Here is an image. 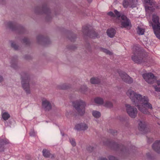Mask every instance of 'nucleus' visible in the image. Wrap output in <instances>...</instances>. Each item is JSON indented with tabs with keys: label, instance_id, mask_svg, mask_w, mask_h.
Masks as SVG:
<instances>
[{
	"label": "nucleus",
	"instance_id": "obj_54",
	"mask_svg": "<svg viewBox=\"0 0 160 160\" xmlns=\"http://www.w3.org/2000/svg\"><path fill=\"white\" fill-rule=\"evenodd\" d=\"M150 0H144V2L146 3H148L149 1H150Z\"/></svg>",
	"mask_w": 160,
	"mask_h": 160
},
{
	"label": "nucleus",
	"instance_id": "obj_7",
	"mask_svg": "<svg viewBox=\"0 0 160 160\" xmlns=\"http://www.w3.org/2000/svg\"><path fill=\"white\" fill-rule=\"evenodd\" d=\"M86 105L85 102L82 100L77 101L73 103L74 107L80 116H83L84 114Z\"/></svg>",
	"mask_w": 160,
	"mask_h": 160
},
{
	"label": "nucleus",
	"instance_id": "obj_3",
	"mask_svg": "<svg viewBox=\"0 0 160 160\" xmlns=\"http://www.w3.org/2000/svg\"><path fill=\"white\" fill-rule=\"evenodd\" d=\"M33 11L36 14L38 15L45 14L46 15V20L48 22L50 21L52 19L50 11L46 4H43L41 8L39 6L35 7Z\"/></svg>",
	"mask_w": 160,
	"mask_h": 160
},
{
	"label": "nucleus",
	"instance_id": "obj_51",
	"mask_svg": "<svg viewBox=\"0 0 160 160\" xmlns=\"http://www.w3.org/2000/svg\"><path fill=\"white\" fill-rule=\"evenodd\" d=\"M3 80L2 77L0 75V82H2Z\"/></svg>",
	"mask_w": 160,
	"mask_h": 160
},
{
	"label": "nucleus",
	"instance_id": "obj_37",
	"mask_svg": "<svg viewBox=\"0 0 160 160\" xmlns=\"http://www.w3.org/2000/svg\"><path fill=\"white\" fill-rule=\"evenodd\" d=\"M104 106L108 108H112L113 107L112 103L109 101H107L104 104Z\"/></svg>",
	"mask_w": 160,
	"mask_h": 160
},
{
	"label": "nucleus",
	"instance_id": "obj_48",
	"mask_svg": "<svg viewBox=\"0 0 160 160\" xmlns=\"http://www.w3.org/2000/svg\"><path fill=\"white\" fill-rule=\"evenodd\" d=\"M109 160H118L115 157L113 156H111L108 157Z\"/></svg>",
	"mask_w": 160,
	"mask_h": 160
},
{
	"label": "nucleus",
	"instance_id": "obj_27",
	"mask_svg": "<svg viewBox=\"0 0 160 160\" xmlns=\"http://www.w3.org/2000/svg\"><path fill=\"white\" fill-rule=\"evenodd\" d=\"M99 49L100 51L102 52L107 55H111L113 54L112 52L105 48L100 47L99 48Z\"/></svg>",
	"mask_w": 160,
	"mask_h": 160
},
{
	"label": "nucleus",
	"instance_id": "obj_22",
	"mask_svg": "<svg viewBox=\"0 0 160 160\" xmlns=\"http://www.w3.org/2000/svg\"><path fill=\"white\" fill-rule=\"evenodd\" d=\"M43 155L46 158H50L52 159L54 158L55 156L54 155L50 153L49 151L46 149H44L42 151Z\"/></svg>",
	"mask_w": 160,
	"mask_h": 160
},
{
	"label": "nucleus",
	"instance_id": "obj_56",
	"mask_svg": "<svg viewBox=\"0 0 160 160\" xmlns=\"http://www.w3.org/2000/svg\"><path fill=\"white\" fill-rule=\"evenodd\" d=\"M88 1L89 2H91L92 0H88Z\"/></svg>",
	"mask_w": 160,
	"mask_h": 160
},
{
	"label": "nucleus",
	"instance_id": "obj_28",
	"mask_svg": "<svg viewBox=\"0 0 160 160\" xmlns=\"http://www.w3.org/2000/svg\"><path fill=\"white\" fill-rule=\"evenodd\" d=\"M99 49L100 51L102 52L107 55H111L113 54L112 52L105 48L100 47L99 48Z\"/></svg>",
	"mask_w": 160,
	"mask_h": 160
},
{
	"label": "nucleus",
	"instance_id": "obj_53",
	"mask_svg": "<svg viewBox=\"0 0 160 160\" xmlns=\"http://www.w3.org/2000/svg\"><path fill=\"white\" fill-rule=\"evenodd\" d=\"M147 155L148 158H151V155H150V153H147Z\"/></svg>",
	"mask_w": 160,
	"mask_h": 160
},
{
	"label": "nucleus",
	"instance_id": "obj_38",
	"mask_svg": "<svg viewBox=\"0 0 160 160\" xmlns=\"http://www.w3.org/2000/svg\"><path fill=\"white\" fill-rule=\"evenodd\" d=\"M21 42L26 45H28L30 43L29 39L26 37H24L23 39H22Z\"/></svg>",
	"mask_w": 160,
	"mask_h": 160
},
{
	"label": "nucleus",
	"instance_id": "obj_17",
	"mask_svg": "<svg viewBox=\"0 0 160 160\" xmlns=\"http://www.w3.org/2000/svg\"><path fill=\"white\" fill-rule=\"evenodd\" d=\"M42 108L46 111H48L52 109V105L50 102L47 100L42 101Z\"/></svg>",
	"mask_w": 160,
	"mask_h": 160
},
{
	"label": "nucleus",
	"instance_id": "obj_6",
	"mask_svg": "<svg viewBox=\"0 0 160 160\" xmlns=\"http://www.w3.org/2000/svg\"><path fill=\"white\" fill-rule=\"evenodd\" d=\"M114 12L117 16V19L119 20L120 22H121V28H126L128 26L131 27L132 25L130 20L126 16L120 13L116 10L114 11Z\"/></svg>",
	"mask_w": 160,
	"mask_h": 160
},
{
	"label": "nucleus",
	"instance_id": "obj_9",
	"mask_svg": "<svg viewBox=\"0 0 160 160\" xmlns=\"http://www.w3.org/2000/svg\"><path fill=\"white\" fill-rule=\"evenodd\" d=\"M82 32L83 34L92 38H98L99 34L93 29L89 28L87 26H83L82 28Z\"/></svg>",
	"mask_w": 160,
	"mask_h": 160
},
{
	"label": "nucleus",
	"instance_id": "obj_23",
	"mask_svg": "<svg viewBox=\"0 0 160 160\" xmlns=\"http://www.w3.org/2000/svg\"><path fill=\"white\" fill-rule=\"evenodd\" d=\"M9 143L8 141L6 139L0 138V152L4 151V145Z\"/></svg>",
	"mask_w": 160,
	"mask_h": 160
},
{
	"label": "nucleus",
	"instance_id": "obj_4",
	"mask_svg": "<svg viewBox=\"0 0 160 160\" xmlns=\"http://www.w3.org/2000/svg\"><path fill=\"white\" fill-rule=\"evenodd\" d=\"M133 55L132 57V59L134 62L140 63L146 62L145 55L139 50L138 48H133Z\"/></svg>",
	"mask_w": 160,
	"mask_h": 160
},
{
	"label": "nucleus",
	"instance_id": "obj_49",
	"mask_svg": "<svg viewBox=\"0 0 160 160\" xmlns=\"http://www.w3.org/2000/svg\"><path fill=\"white\" fill-rule=\"evenodd\" d=\"M153 87L155 89L156 91L160 92V87L158 88L156 85L154 86Z\"/></svg>",
	"mask_w": 160,
	"mask_h": 160
},
{
	"label": "nucleus",
	"instance_id": "obj_39",
	"mask_svg": "<svg viewBox=\"0 0 160 160\" xmlns=\"http://www.w3.org/2000/svg\"><path fill=\"white\" fill-rule=\"evenodd\" d=\"M87 88L86 86H82L81 87L80 91L84 93L87 90Z\"/></svg>",
	"mask_w": 160,
	"mask_h": 160
},
{
	"label": "nucleus",
	"instance_id": "obj_8",
	"mask_svg": "<svg viewBox=\"0 0 160 160\" xmlns=\"http://www.w3.org/2000/svg\"><path fill=\"white\" fill-rule=\"evenodd\" d=\"M7 27L9 28L12 31H15L19 34H23L26 32V30L22 26H17L14 22H9L6 24Z\"/></svg>",
	"mask_w": 160,
	"mask_h": 160
},
{
	"label": "nucleus",
	"instance_id": "obj_32",
	"mask_svg": "<svg viewBox=\"0 0 160 160\" xmlns=\"http://www.w3.org/2000/svg\"><path fill=\"white\" fill-rule=\"evenodd\" d=\"M76 38V35L72 33H70L68 36L69 39L72 42H74Z\"/></svg>",
	"mask_w": 160,
	"mask_h": 160
},
{
	"label": "nucleus",
	"instance_id": "obj_45",
	"mask_svg": "<svg viewBox=\"0 0 160 160\" xmlns=\"http://www.w3.org/2000/svg\"><path fill=\"white\" fill-rule=\"evenodd\" d=\"M108 14L112 17H115L116 16L117 17V16L116 15V14H114V13L112 12H109L108 13Z\"/></svg>",
	"mask_w": 160,
	"mask_h": 160
},
{
	"label": "nucleus",
	"instance_id": "obj_50",
	"mask_svg": "<svg viewBox=\"0 0 160 160\" xmlns=\"http://www.w3.org/2000/svg\"><path fill=\"white\" fill-rule=\"evenodd\" d=\"M156 82L158 86L160 85V79L158 80H156L155 81V82Z\"/></svg>",
	"mask_w": 160,
	"mask_h": 160
},
{
	"label": "nucleus",
	"instance_id": "obj_52",
	"mask_svg": "<svg viewBox=\"0 0 160 160\" xmlns=\"http://www.w3.org/2000/svg\"><path fill=\"white\" fill-rule=\"evenodd\" d=\"M86 47L88 48L89 49H91V46L89 43H88L86 45Z\"/></svg>",
	"mask_w": 160,
	"mask_h": 160
},
{
	"label": "nucleus",
	"instance_id": "obj_35",
	"mask_svg": "<svg viewBox=\"0 0 160 160\" xmlns=\"http://www.w3.org/2000/svg\"><path fill=\"white\" fill-rule=\"evenodd\" d=\"M92 114L94 117L97 118H99L101 116L100 113L97 111H93L92 112Z\"/></svg>",
	"mask_w": 160,
	"mask_h": 160
},
{
	"label": "nucleus",
	"instance_id": "obj_36",
	"mask_svg": "<svg viewBox=\"0 0 160 160\" xmlns=\"http://www.w3.org/2000/svg\"><path fill=\"white\" fill-rule=\"evenodd\" d=\"M2 116L4 120H8L10 117L9 114L7 112H4L3 113Z\"/></svg>",
	"mask_w": 160,
	"mask_h": 160
},
{
	"label": "nucleus",
	"instance_id": "obj_46",
	"mask_svg": "<svg viewBox=\"0 0 160 160\" xmlns=\"http://www.w3.org/2000/svg\"><path fill=\"white\" fill-rule=\"evenodd\" d=\"M24 58L26 60H28L31 59L32 57L29 55H26L24 56Z\"/></svg>",
	"mask_w": 160,
	"mask_h": 160
},
{
	"label": "nucleus",
	"instance_id": "obj_42",
	"mask_svg": "<svg viewBox=\"0 0 160 160\" xmlns=\"http://www.w3.org/2000/svg\"><path fill=\"white\" fill-rule=\"evenodd\" d=\"M67 47L69 49L71 50H74L76 48V47L74 45L68 46Z\"/></svg>",
	"mask_w": 160,
	"mask_h": 160
},
{
	"label": "nucleus",
	"instance_id": "obj_12",
	"mask_svg": "<svg viewBox=\"0 0 160 160\" xmlns=\"http://www.w3.org/2000/svg\"><path fill=\"white\" fill-rule=\"evenodd\" d=\"M142 77L148 83L151 84L154 83L157 79L156 77L151 72L143 74Z\"/></svg>",
	"mask_w": 160,
	"mask_h": 160
},
{
	"label": "nucleus",
	"instance_id": "obj_1",
	"mask_svg": "<svg viewBox=\"0 0 160 160\" xmlns=\"http://www.w3.org/2000/svg\"><path fill=\"white\" fill-rule=\"evenodd\" d=\"M104 145L116 150H120V155L124 158L132 157L134 155V147L129 148L122 144H119L111 142L109 139L103 138L102 139Z\"/></svg>",
	"mask_w": 160,
	"mask_h": 160
},
{
	"label": "nucleus",
	"instance_id": "obj_55",
	"mask_svg": "<svg viewBox=\"0 0 160 160\" xmlns=\"http://www.w3.org/2000/svg\"><path fill=\"white\" fill-rule=\"evenodd\" d=\"M99 160H108L106 158H101Z\"/></svg>",
	"mask_w": 160,
	"mask_h": 160
},
{
	"label": "nucleus",
	"instance_id": "obj_10",
	"mask_svg": "<svg viewBox=\"0 0 160 160\" xmlns=\"http://www.w3.org/2000/svg\"><path fill=\"white\" fill-rule=\"evenodd\" d=\"M125 106L126 111L129 116L132 118H135L138 113L137 108L129 104H126Z\"/></svg>",
	"mask_w": 160,
	"mask_h": 160
},
{
	"label": "nucleus",
	"instance_id": "obj_25",
	"mask_svg": "<svg viewBox=\"0 0 160 160\" xmlns=\"http://www.w3.org/2000/svg\"><path fill=\"white\" fill-rule=\"evenodd\" d=\"M90 82L92 84H98L100 82L101 80L100 79L97 77H93L91 78Z\"/></svg>",
	"mask_w": 160,
	"mask_h": 160
},
{
	"label": "nucleus",
	"instance_id": "obj_5",
	"mask_svg": "<svg viewBox=\"0 0 160 160\" xmlns=\"http://www.w3.org/2000/svg\"><path fill=\"white\" fill-rule=\"evenodd\" d=\"M22 79L21 83L22 87L27 94H30L31 91L29 85L30 78L29 75L25 72L21 74Z\"/></svg>",
	"mask_w": 160,
	"mask_h": 160
},
{
	"label": "nucleus",
	"instance_id": "obj_19",
	"mask_svg": "<svg viewBox=\"0 0 160 160\" xmlns=\"http://www.w3.org/2000/svg\"><path fill=\"white\" fill-rule=\"evenodd\" d=\"M88 128V126L85 123L77 124L75 126V128L76 130L79 131H85L87 130Z\"/></svg>",
	"mask_w": 160,
	"mask_h": 160
},
{
	"label": "nucleus",
	"instance_id": "obj_14",
	"mask_svg": "<svg viewBox=\"0 0 160 160\" xmlns=\"http://www.w3.org/2000/svg\"><path fill=\"white\" fill-rule=\"evenodd\" d=\"M118 73L123 81L128 84H131L132 83L133 81L132 79L126 73L120 72Z\"/></svg>",
	"mask_w": 160,
	"mask_h": 160
},
{
	"label": "nucleus",
	"instance_id": "obj_41",
	"mask_svg": "<svg viewBox=\"0 0 160 160\" xmlns=\"http://www.w3.org/2000/svg\"><path fill=\"white\" fill-rule=\"evenodd\" d=\"M147 3H148V4L150 5L153 7L155 6L156 2L152 0H150V1H149Z\"/></svg>",
	"mask_w": 160,
	"mask_h": 160
},
{
	"label": "nucleus",
	"instance_id": "obj_40",
	"mask_svg": "<svg viewBox=\"0 0 160 160\" xmlns=\"http://www.w3.org/2000/svg\"><path fill=\"white\" fill-rule=\"evenodd\" d=\"M86 149L88 152H91L93 151V147L90 146H88L87 147Z\"/></svg>",
	"mask_w": 160,
	"mask_h": 160
},
{
	"label": "nucleus",
	"instance_id": "obj_15",
	"mask_svg": "<svg viewBox=\"0 0 160 160\" xmlns=\"http://www.w3.org/2000/svg\"><path fill=\"white\" fill-rule=\"evenodd\" d=\"M137 0H124L123 5L124 8H127L129 6L131 8H134L136 6Z\"/></svg>",
	"mask_w": 160,
	"mask_h": 160
},
{
	"label": "nucleus",
	"instance_id": "obj_11",
	"mask_svg": "<svg viewBox=\"0 0 160 160\" xmlns=\"http://www.w3.org/2000/svg\"><path fill=\"white\" fill-rule=\"evenodd\" d=\"M149 100L148 98V97H146L140 105V107L141 108L143 109H146V110L148 112V113H143L144 114L147 115L150 114V112L148 111V109L152 110L153 109L152 106V104L149 102Z\"/></svg>",
	"mask_w": 160,
	"mask_h": 160
},
{
	"label": "nucleus",
	"instance_id": "obj_30",
	"mask_svg": "<svg viewBox=\"0 0 160 160\" xmlns=\"http://www.w3.org/2000/svg\"><path fill=\"white\" fill-rule=\"evenodd\" d=\"M153 29L156 37L160 39V27L153 28Z\"/></svg>",
	"mask_w": 160,
	"mask_h": 160
},
{
	"label": "nucleus",
	"instance_id": "obj_34",
	"mask_svg": "<svg viewBox=\"0 0 160 160\" xmlns=\"http://www.w3.org/2000/svg\"><path fill=\"white\" fill-rule=\"evenodd\" d=\"M144 29L142 28H141L139 27H138L137 28V32L139 35H142L144 34Z\"/></svg>",
	"mask_w": 160,
	"mask_h": 160
},
{
	"label": "nucleus",
	"instance_id": "obj_33",
	"mask_svg": "<svg viewBox=\"0 0 160 160\" xmlns=\"http://www.w3.org/2000/svg\"><path fill=\"white\" fill-rule=\"evenodd\" d=\"M95 102L99 104H102L103 103V99L100 98L98 97L94 99Z\"/></svg>",
	"mask_w": 160,
	"mask_h": 160
},
{
	"label": "nucleus",
	"instance_id": "obj_24",
	"mask_svg": "<svg viewBox=\"0 0 160 160\" xmlns=\"http://www.w3.org/2000/svg\"><path fill=\"white\" fill-rule=\"evenodd\" d=\"M107 33L109 37L112 38L115 35L116 33V31L114 29L111 28L107 30Z\"/></svg>",
	"mask_w": 160,
	"mask_h": 160
},
{
	"label": "nucleus",
	"instance_id": "obj_44",
	"mask_svg": "<svg viewBox=\"0 0 160 160\" xmlns=\"http://www.w3.org/2000/svg\"><path fill=\"white\" fill-rule=\"evenodd\" d=\"M30 136H35V133L34 130H31L29 132Z\"/></svg>",
	"mask_w": 160,
	"mask_h": 160
},
{
	"label": "nucleus",
	"instance_id": "obj_16",
	"mask_svg": "<svg viewBox=\"0 0 160 160\" xmlns=\"http://www.w3.org/2000/svg\"><path fill=\"white\" fill-rule=\"evenodd\" d=\"M159 20V18L158 16L156 15H153L152 17L153 23L152 24L153 29L160 27V23Z\"/></svg>",
	"mask_w": 160,
	"mask_h": 160
},
{
	"label": "nucleus",
	"instance_id": "obj_43",
	"mask_svg": "<svg viewBox=\"0 0 160 160\" xmlns=\"http://www.w3.org/2000/svg\"><path fill=\"white\" fill-rule=\"evenodd\" d=\"M70 142L73 147H74L76 145V143L75 140L73 139H71L70 140Z\"/></svg>",
	"mask_w": 160,
	"mask_h": 160
},
{
	"label": "nucleus",
	"instance_id": "obj_47",
	"mask_svg": "<svg viewBox=\"0 0 160 160\" xmlns=\"http://www.w3.org/2000/svg\"><path fill=\"white\" fill-rule=\"evenodd\" d=\"M108 132L114 135H115L116 133H117L116 131L112 129H109Z\"/></svg>",
	"mask_w": 160,
	"mask_h": 160
},
{
	"label": "nucleus",
	"instance_id": "obj_31",
	"mask_svg": "<svg viewBox=\"0 0 160 160\" xmlns=\"http://www.w3.org/2000/svg\"><path fill=\"white\" fill-rule=\"evenodd\" d=\"M145 8L146 11L150 13H151L155 10V8L153 6H145Z\"/></svg>",
	"mask_w": 160,
	"mask_h": 160
},
{
	"label": "nucleus",
	"instance_id": "obj_18",
	"mask_svg": "<svg viewBox=\"0 0 160 160\" xmlns=\"http://www.w3.org/2000/svg\"><path fill=\"white\" fill-rule=\"evenodd\" d=\"M11 66L12 68L16 69L18 68V57L14 56L11 58Z\"/></svg>",
	"mask_w": 160,
	"mask_h": 160
},
{
	"label": "nucleus",
	"instance_id": "obj_13",
	"mask_svg": "<svg viewBox=\"0 0 160 160\" xmlns=\"http://www.w3.org/2000/svg\"><path fill=\"white\" fill-rule=\"evenodd\" d=\"M37 42L39 44L46 45L50 43V41L48 37L44 38L41 35L37 37Z\"/></svg>",
	"mask_w": 160,
	"mask_h": 160
},
{
	"label": "nucleus",
	"instance_id": "obj_26",
	"mask_svg": "<svg viewBox=\"0 0 160 160\" xmlns=\"http://www.w3.org/2000/svg\"><path fill=\"white\" fill-rule=\"evenodd\" d=\"M71 87V85L69 84L64 83L57 86V88L59 89H66L69 88Z\"/></svg>",
	"mask_w": 160,
	"mask_h": 160
},
{
	"label": "nucleus",
	"instance_id": "obj_2",
	"mask_svg": "<svg viewBox=\"0 0 160 160\" xmlns=\"http://www.w3.org/2000/svg\"><path fill=\"white\" fill-rule=\"evenodd\" d=\"M126 94L130 98L133 104L137 107L139 111L142 113H148L146 109L141 108L140 107V105L146 96H143L137 93L131 89L128 90Z\"/></svg>",
	"mask_w": 160,
	"mask_h": 160
},
{
	"label": "nucleus",
	"instance_id": "obj_20",
	"mask_svg": "<svg viewBox=\"0 0 160 160\" xmlns=\"http://www.w3.org/2000/svg\"><path fill=\"white\" fill-rule=\"evenodd\" d=\"M152 148L158 153H160V141H156L152 144Z\"/></svg>",
	"mask_w": 160,
	"mask_h": 160
},
{
	"label": "nucleus",
	"instance_id": "obj_21",
	"mask_svg": "<svg viewBox=\"0 0 160 160\" xmlns=\"http://www.w3.org/2000/svg\"><path fill=\"white\" fill-rule=\"evenodd\" d=\"M138 122L139 130L142 131H143L146 127V122L144 120H139Z\"/></svg>",
	"mask_w": 160,
	"mask_h": 160
},
{
	"label": "nucleus",
	"instance_id": "obj_29",
	"mask_svg": "<svg viewBox=\"0 0 160 160\" xmlns=\"http://www.w3.org/2000/svg\"><path fill=\"white\" fill-rule=\"evenodd\" d=\"M11 47L15 50H18L19 48V46L16 43L13 41H10Z\"/></svg>",
	"mask_w": 160,
	"mask_h": 160
}]
</instances>
